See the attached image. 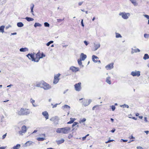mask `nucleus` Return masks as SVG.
<instances>
[{
	"mask_svg": "<svg viewBox=\"0 0 149 149\" xmlns=\"http://www.w3.org/2000/svg\"><path fill=\"white\" fill-rule=\"evenodd\" d=\"M75 120V119L74 118H70V120L67 123V124H71L73 123Z\"/></svg>",
	"mask_w": 149,
	"mask_h": 149,
	"instance_id": "27",
	"label": "nucleus"
},
{
	"mask_svg": "<svg viewBox=\"0 0 149 149\" xmlns=\"http://www.w3.org/2000/svg\"><path fill=\"white\" fill-rule=\"evenodd\" d=\"M92 102V100H89L88 101L87 100H86V103H85V102H83V104L85 106H86L88 105Z\"/></svg>",
	"mask_w": 149,
	"mask_h": 149,
	"instance_id": "17",
	"label": "nucleus"
},
{
	"mask_svg": "<svg viewBox=\"0 0 149 149\" xmlns=\"http://www.w3.org/2000/svg\"><path fill=\"white\" fill-rule=\"evenodd\" d=\"M81 83L80 82L74 85L75 89L77 91H80L81 89Z\"/></svg>",
	"mask_w": 149,
	"mask_h": 149,
	"instance_id": "7",
	"label": "nucleus"
},
{
	"mask_svg": "<svg viewBox=\"0 0 149 149\" xmlns=\"http://www.w3.org/2000/svg\"><path fill=\"white\" fill-rule=\"evenodd\" d=\"M26 131V127L24 125L22 127V130L19 132V133L20 135H23V133H25Z\"/></svg>",
	"mask_w": 149,
	"mask_h": 149,
	"instance_id": "8",
	"label": "nucleus"
},
{
	"mask_svg": "<svg viewBox=\"0 0 149 149\" xmlns=\"http://www.w3.org/2000/svg\"><path fill=\"white\" fill-rule=\"evenodd\" d=\"M26 56L29 59H31L32 61L36 62H38V60H36V58H34V55L33 54H28Z\"/></svg>",
	"mask_w": 149,
	"mask_h": 149,
	"instance_id": "5",
	"label": "nucleus"
},
{
	"mask_svg": "<svg viewBox=\"0 0 149 149\" xmlns=\"http://www.w3.org/2000/svg\"><path fill=\"white\" fill-rule=\"evenodd\" d=\"M31 102L32 103V105L33 107H36V106L35 104L34 103H35V101L34 100H33L32 98L31 99Z\"/></svg>",
	"mask_w": 149,
	"mask_h": 149,
	"instance_id": "34",
	"label": "nucleus"
},
{
	"mask_svg": "<svg viewBox=\"0 0 149 149\" xmlns=\"http://www.w3.org/2000/svg\"><path fill=\"white\" fill-rule=\"evenodd\" d=\"M44 25L45 26V27H49V24L47 22H45L44 23Z\"/></svg>",
	"mask_w": 149,
	"mask_h": 149,
	"instance_id": "39",
	"label": "nucleus"
},
{
	"mask_svg": "<svg viewBox=\"0 0 149 149\" xmlns=\"http://www.w3.org/2000/svg\"><path fill=\"white\" fill-rule=\"evenodd\" d=\"M111 107L112 110L113 111H114L116 108L115 106L114 105H112L111 106Z\"/></svg>",
	"mask_w": 149,
	"mask_h": 149,
	"instance_id": "46",
	"label": "nucleus"
},
{
	"mask_svg": "<svg viewBox=\"0 0 149 149\" xmlns=\"http://www.w3.org/2000/svg\"><path fill=\"white\" fill-rule=\"evenodd\" d=\"M11 26L10 25H8V26H7L6 27V29H8Z\"/></svg>",
	"mask_w": 149,
	"mask_h": 149,
	"instance_id": "60",
	"label": "nucleus"
},
{
	"mask_svg": "<svg viewBox=\"0 0 149 149\" xmlns=\"http://www.w3.org/2000/svg\"><path fill=\"white\" fill-rule=\"evenodd\" d=\"M71 130L70 128L69 127H65L63 128H58L56 131L57 133H63L65 134L68 133Z\"/></svg>",
	"mask_w": 149,
	"mask_h": 149,
	"instance_id": "2",
	"label": "nucleus"
},
{
	"mask_svg": "<svg viewBox=\"0 0 149 149\" xmlns=\"http://www.w3.org/2000/svg\"><path fill=\"white\" fill-rule=\"evenodd\" d=\"M65 141V140L64 139H61V140H58V141H56V142L57 144L59 145L60 144H61L62 143H63Z\"/></svg>",
	"mask_w": 149,
	"mask_h": 149,
	"instance_id": "20",
	"label": "nucleus"
},
{
	"mask_svg": "<svg viewBox=\"0 0 149 149\" xmlns=\"http://www.w3.org/2000/svg\"><path fill=\"white\" fill-rule=\"evenodd\" d=\"M42 114L45 117V118L47 119L49 118V114L47 111H45L42 112Z\"/></svg>",
	"mask_w": 149,
	"mask_h": 149,
	"instance_id": "14",
	"label": "nucleus"
},
{
	"mask_svg": "<svg viewBox=\"0 0 149 149\" xmlns=\"http://www.w3.org/2000/svg\"><path fill=\"white\" fill-rule=\"evenodd\" d=\"M94 45L95 49H93V50L94 51L97 50L99 48H100V44L99 43H97V44L94 43Z\"/></svg>",
	"mask_w": 149,
	"mask_h": 149,
	"instance_id": "10",
	"label": "nucleus"
},
{
	"mask_svg": "<svg viewBox=\"0 0 149 149\" xmlns=\"http://www.w3.org/2000/svg\"><path fill=\"white\" fill-rule=\"evenodd\" d=\"M64 19L63 18V19H57V22H61V21H62L63 20H64Z\"/></svg>",
	"mask_w": 149,
	"mask_h": 149,
	"instance_id": "50",
	"label": "nucleus"
},
{
	"mask_svg": "<svg viewBox=\"0 0 149 149\" xmlns=\"http://www.w3.org/2000/svg\"><path fill=\"white\" fill-rule=\"evenodd\" d=\"M25 19L28 22L33 21L34 20V19L33 18L29 17H26Z\"/></svg>",
	"mask_w": 149,
	"mask_h": 149,
	"instance_id": "29",
	"label": "nucleus"
},
{
	"mask_svg": "<svg viewBox=\"0 0 149 149\" xmlns=\"http://www.w3.org/2000/svg\"><path fill=\"white\" fill-rule=\"evenodd\" d=\"M16 34H17V33L16 32L12 33H11V35H16Z\"/></svg>",
	"mask_w": 149,
	"mask_h": 149,
	"instance_id": "61",
	"label": "nucleus"
},
{
	"mask_svg": "<svg viewBox=\"0 0 149 149\" xmlns=\"http://www.w3.org/2000/svg\"><path fill=\"white\" fill-rule=\"evenodd\" d=\"M57 117L56 116L52 117L50 119V120L52 121H54V120L56 119Z\"/></svg>",
	"mask_w": 149,
	"mask_h": 149,
	"instance_id": "40",
	"label": "nucleus"
},
{
	"mask_svg": "<svg viewBox=\"0 0 149 149\" xmlns=\"http://www.w3.org/2000/svg\"><path fill=\"white\" fill-rule=\"evenodd\" d=\"M140 51V50L138 49H132L131 53L133 54L134 53H136L137 52H139Z\"/></svg>",
	"mask_w": 149,
	"mask_h": 149,
	"instance_id": "18",
	"label": "nucleus"
},
{
	"mask_svg": "<svg viewBox=\"0 0 149 149\" xmlns=\"http://www.w3.org/2000/svg\"><path fill=\"white\" fill-rule=\"evenodd\" d=\"M140 71L135 70V71L132 72L131 73V74L133 77H139L140 75Z\"/></svg>",
	"mask_w": 149,
	"mask_h": 149,
	"instance_id": "9",
	"label": "nucleus"
},
{
	"mask_svg": "<svg viewBox=\"0 0 149 149\" xmlns=\"http://www.w3.org/2000/svg\"><path fill=\"white\" fill-rule=\"evenodd\" d=\"M42 88H43L45 90H48L51 88V86L48 84L43 81L42 83Z\"/></svg>",
	"mask_w": 149,
	"mask_h": 149,
	"instance_id": "4",
	"label": "nucleus"
},
{
	"mask_svg": "<svg viewBox=\"0 0 149 149\" xmlns=\"http://www.w3.org/2000/svg\"><path fill=\"white\" fill-rule=\"evenodd\" d=\"M54 41H50L46 44V45L47 46H49L50 44L52 43Z\"/></svg>",
	"mask_w": 149,
	"mask_h": 149,
	"instance_id": "36",
	"label": "nucleus"
},
{
	"mask_svg": "<svg viewBox=\"0 0 149 149\" xmlns=\"http://www.w3.org/2000/svg\"><path fill=\"white\" fill-rule=\"evenodd\" d=\"M113 63H111L107 65L105 68L107 70H110L113 68Z\"/></svg>",
	"mask_w": 149,
	"mask_h": 149,
	"instance_id": "12",
	"label": "nucleus"
},
{
	"mask_svg": "<svg viewBox=\"0 0 149 149\" xmlns=\"http://www.w3.org/2000/svg\"><path fill=\"white\" fill-rule=\"evenodd\" d=\"M121 37H122V36L120 34H119L118 33H116V38H120V37L121 38Z\"/></svg>",
	"mask_w": 149,
	"mask_h": 149,
	"instance_id": "38",
	"label": "nucleus"
},
{
	"mask_svg": "<svg viewBox=\"0 0 149 149\" xmlns=\"http://www.w3.org/2000/svg\"><path fill=\"white\" fill-rule=\"evenodd\" d=\"M99 59L98 57L96 56L93 55L92 56V59L93 61L95 63L97 62V60Z\"/></svg>",
	"mask_w": 149,
	"mask_h": 149,
	"instance_id": "13",
	"label": "nucleus"
},
{
	"mask_svg": "<svg viewBox=\"0 0 149 149\" xmlns=\"http://www.w3.org/2000/svg\"><path fill=\"white\" fill-rule=\"evenodd\" d=\"M122 140L123 141V142H127V140H124V139H122Z\"/></svg>",
	"mask_w": 149,
	"mask_h": 149,
	"instance_id": "62",
	"label": "nucleus"
},
{
	"mask_svg": "<svg viewBox=\"0 0 149 149\" xmlns=\"http://www.w3.org/2000/svg\"><path fill=\"white\" fill-rule=\"evenodd\" d=\"M70 69L72 70L73 72H76L79 71V68H76L73 66L71 67L70 68Z\"/></svg>",
	"mask_w": 149,
	"mask_h": 149,
	"instance_id": "11",
	"label": "nucleus"
},
{
	"mask_svg": "<svg viewBox=\"0 0 149 149\" xmlns=\"http://www.w3.org/2000/svg\"><path fill=\"white\" fill-rule=\"evenodd\" d=\"M80 58L82 60L84 61L86 58L87 56L86 55L84 54L83 53L81 54Z\"/></svg>",
	"mask_w": 149,
	"mask_h": 149,
	"instance_id": "15",
	"label": "nucleus"
},
{
	"mask_svg": "<svg viewBox=\"0 0 149 149\" xmlns=\"http://www.w3.org/2000/svg\"><path fill=\"white\" fill-rule=\"evenodd\" d=\"M72 135L71 134H70L68 136V138L69 139H70L72 137Z\"/></svg>",
	"mask_w": 149,
	"mask_h": 149,
	"instance_id": "54",
	"label": "nucleus"
},
{
	"mask_svg": "<svg viewBox=\"0 0 149 149\" xmlns=\"http://www.w3.org/2000/svg\"><path fill=\"white\" fill-rule=\"evenodd\" d=\"M115 129H113L111 131V132H115Z\"/></svg>",
	"mask_w": 149,
	"mask_h": 149,
	"instance_id": "59",
	"label": "nucleus"
},
{
	"mask_svg": "<svg viewBox=\"0 0 149 149\" xmlns=\"http://www.w3.org/2000/svg\"><path fill=\"white\" fill-rule=\"evenodd\" d=\"M143 16L145 17L147 19H149V16L147 15H143Z\"/></svg>",
	"mask_w": 149,
	"mask_h": 149,
	"instance_id": "44",
	"label": "nucleus"
},
{
	"mask_svg": "<svg viewBox=\"0 0 149 149\" xmlns=\"http://www.w3.org/2000/svg\"><path fill=\"white\" fill-rule=\"evenodd\" d=\"M149 58V55L147 54H144V56L143 57V59L144 60H146Z\"/></svg>",
	"mask_w": 149,
	"mask_h": 149,
	"instance_id": "25",
	"label": "nucleus"
},
{
	"mask_svg": "<svg viewBox=\"0 0 149 149\" xmlns=\"http://www.w3.org/2000/svg\"><path fill=\"white\" fill-rule=\"evenodd\" d=\"M83 3V1L79 2L78 3L79 5V6L81 5Z\"/></svg>",
	"mask_w": 149,
	"mask_h": 149,
	"instance_id": "53",
	"label": "nucleus"
},
{
	"mask_svg": "<svg viewBox=\"0 0 149 149\" xmlns=\"http://www.w3.org/2000/svg\"><path fill=\"white\" fill-rule=\"evenodd\" d=\"M55 104V105H54L52 103L51 104V105H52V106H53L52 107V108H55V107H57V105H58V104Z\"/></svg>",
	"mask_w": 149,
	"mask_h": 149,
	"instance_id": "43",
	"label": "nucleus"
},
{
	"mask_svg": "<svg viewBox=\"0 0 149 149\" xmlns=\"http://www.w3.org/2000/svg\"><path fill=\"white\" fill-rule=\"evenodd\" d=\"M61 74L58 73L56 75H55L54 77V79L53 81V83L54 84H56L59 81V77L60 76Z\"/></svg>",
	"mask_w": 149,
	"mask_h": 149,
	"instance_id": "6",
	"label": "nucleus"
},
{
	"mask_svg": "<svg viewBox=\"0 0 149 149\" xmlns=\"http://www.w3.org/2000/svg\"><path fill=\"white\" fill-rule=\"evenodd\" d=\"M147 134H148L149 133L148 131H146L144 132Z\"/></svg>",
	"mask_w": 149,
	"mask_h": 149,
	"instance_id": "63",
	"label": "nucleus"
},
{
	"mask_svg": "<svg viewBox=\"0 0 149 149\" xmlns=\"http://www.w3.org/2000/svg\"><path fill=\"white\" fill-rule=\"evenodd\" d=\"M83 19H82L81 21V25H82V26L83 27H84V23H83Z\"/></svg>",
	"mask_w": 149,
	"mask_h": 149,
	"instance_id": "51",
	"label": "nucleus"
},
{
	"mask_svg": "<svg viewBox=\"0 0 149 149\" xmlns=\"http://www.w3.org/2000/svg\"><path fill=\"white\" fill-rule=\"evenodd\" d=\"M114 140H109L108 141L106 142L105 143H109L111 142H112Z\"/></svg>",
	"mask_w": 149,
	"mask_h": 149,
	"instance_id": "47",
	"label": "nucleus"
},
{
	"mask_svg": "<svg viewBox=\"0 0 149 149\" xmlns=\"http://www.w3.org/2000/svg\"><path fill=\"white\" fill-rule=\"evenodd\" d=\"M86 121V119L85 118H84L80 121V123H83V122L85 121Z\"/></svg>",
	"mask_w": 149,
	"mask_h": 149,
	"instance_id": "48",
	"label": "nucleus"
},
{
	"mask_svg": "<svg viewBox=\"0 0 149 149\" xmlns=\"http://www.w3.org/2000/svg\"><path fill=\"white\" fill-rule=\"evenodd\" d=\"M130 1L134 6H138V3L137 2V1L138 0H130Z\"/></svg>",
	"mask_w": 149,
	"mask_h": 149,
	"instance_id": "16",
	"label": "nucleus"
},
{
	"mask_svg": "<svg viewBox=\"0 0 149 149\" xmlns=\"http://www.w3.org/2000/svg\"><path fill=\"white\" fill-rule=\"evenodd\" d=\"M33 142L31 141H28L26 142L25 144V146H30L32 145Z\"/></svg>",
	"mask_w": 149,
	"mask_h": 149,
	"instance_id": "19",
	"label": "nucleus"
},
{
	"mask_svg": "<svg viewBox=\"0 0 149 149\" xmlns=\"http://www.w3.org/2000/svg\"><path fill=\"white\" fill-rule=\"evenodd\" d=\"M84 44H85V45H88V43L87 42L86 40H85V41H84Z\"/></svg>",
	"mask_w": 149,
	"mask_h": 149,
	"instance_id": "55",
	"label": "nucleus"
},
{
	"mask_svg": "<svg viewBox=\"0 0 149 149\" xmlns=\"http://www.w3.org/2000/svg\"><path fill=\"white\" fill-rule=\"evenodd\" d=\"M144 121L146 123L148 122V120H147V117H144Z\"/></svg>",
	"mask_w": 149,
	"mask_h": 149,
	"instance_id": "56",
	"label": "nucleus"
},
{
	"mask_svg": "<svg viewBox=\"0 0 149 149\" xmlns=\"http://www.w3.org/2000/svg\"><path fill=\"white\" fill-rule=\"evenodd\" d=\"M20 147V145L17 144L16 146L13 147V149H19Z\"/></svg>",
	"mask_w": 149,
	"mask_h": 149,
	"instance_id": "31",
	"label": "nucleus"
},
{
	"mask_svg": "<svg viewBox=\"0 0 149 149\" xmlns=\"http://www.w3.org/2000/svg\"><path fill=\"white\" fill-rule=\"evenodd\" d=\"M43 81H41L40 82H39L38 84H37L36 86L37 87H40L42 88V83L43 82Z\"/></svg>",
	"mask_w": 149,
	"mask_h": 149,
	"instance_id": "22",
	"label": "nucleus"
},
{
	"mask_svg": "<svg viewBox=\"0 0 149 149\" xmlns=\"http://www.w3.org/2000/svg\"><path fill=\"white\" fill-rule=\"evenodd\" d=\"M149 35L147 34H144V37L146 38H149Z\"/></svg>",
	"mask_w": 149,
	"mask_h": 149,
	"instance_id": "42",
	"label": "nucleus"
},
{
	"mask_svg": "<svg viewBox=\"0 0 149 149\" xmlns=\"http://www.w3.org/2000/svg\"><path fill=\"white\" fill-rule=\"evenodd\" d=\"M40 57V54L39 53H38L36 54V57L35 58H36V60H37L38 58V59L39 58V57Z\"/></svg>",
	"mask_w": 149,
	"mask_h": 149,
	"instance_id": "35",
	"label": "nucleus"
},
{
	"mask_svg": "<svg viewBox=\"0 0 149 149\" xmlns=\"http://www.w3.org/2000/svg\"><path fill=\"white\" fill-rule=\"evenodd\" d=\"M78 124V123L77 122H74L73 124L72 125V127H73L74 126H75L76 125H77Z\"/></svg>",
	"mask_w": 149,
	"mask_h": 149,
	"instance_id": "45",
	"label": "nucleus"
},
{
	"mask_svg": "<svg viewBox=\"0 0 149 149\" xmlns=\"http://www.w3.org/2000/svg\"><path fill=\"white\" fill-rule=\"evenodd\" d=\"M120 106L121 107H126V108H129V106L127 105L126 104H124L123 105H121V106Z\"/></svg>",
	"mask_w": 149,
	"mask_h": 149,
	"instance_id": "41",
	"label": "nucleus"
},
{
	"mask_svg": "<svg viewBox=\"0 0 149 149\" xmlns=\"http://www.w3.org/2000/svg\"><path fill=\"white\" fill-rule=\"evenodd\" d=\"M86 136H84V137H83V138H82V140H83V141H84V140H85L86 139Z\"/></svg>",
	"mask_w": 149,
	"mask_h": 149,
	"instance_id": "58",
	"label": "nucleus"
},
{
	"mask_svg": "<svg viewBox=\"0 0 149 149\" xmlns=\"http://www.w3.org/2000/svg\"><path fill=\"white\" fill-rule=\"evenodd\" d=\"M45 139V138L39 137L37 138V140L38 141H43Z\"/></svg>",
	"mask_w": 149,
	"mask_h": 149,
	"instance_id": "32",
	"label": "nucleus"
},
{
	"mask_svg": "<svg viewBox=\"0 0 149 149\" xmlns=\"http://www.w3.org/2000/svg\"><path fill=\"white\" fill-rule=\"evenodd\" d=\"M5 26L3 25L1 26L0 27V32L3 33L4 32V29Z\"/></svg>",
	"mask_w": 149,
	"mask_h": 149,
	"instance_id": "26",
	"label": "nucleus"
},
{
	"mask_svg": "<svg viewBox=\"0 0 149 149\" xmlns=\"http://www.w3.org/2000/svg\"><path fill=\"white\" fill-rule=\"evenodd\" d=\"M45 55L43 53H42L41 54V55L40 56V57H39V58L37 60H38V61H39V60L41 58H43V57H45Z\"/></svg>",
	"mask_w": 149,
	"mask_h": 149,
	"instance_id": "37",
	"label": "nucleus"
},
{
	"mask_svg": "<svg viewBox=\"0 0 149 149\" xmlns=\"http://www.w3.org/2000/svg\"><path fill=\"white\" fill-rule=\"evenodd\" d=\"M17 25L18 27H21L24 26V24L21 22H19L17 23Z\"/></svg>",
	"mask_w": 149,
	"mask_h": 149,
	"instance_id": "28",
	"label": "nucleus"
},
{
	"mask_svg": "<svg viewBox=\"0 0 149 149\" xmlns=\"http://www.w3.org/2000/svg\"><path fill=\"white\" fill-rule=\"evenodd\" d=\"M70 107L68 105H65L64 106H63L62 107V108L63 109H64L65 108H67V109H70Z\"/></svg>",
	"mask_w": 149,
	"mask_h": 149,
	"instance_id": "33",
	"label": "nucleus"
},
{
	"mask_svg": "<svg viewBox=\"0 0 149 149\" xmlns=\"http://www.w3.org/2000/svg\"><path fill=\"white\" fill-rule=\"evenodd\" d=\"M81 60H82L81 59H78L77 60L78 63L79 65L81 66V67H84V65H82V62H81Z\"/></svg>",
	"mask_w": 149,
	"mask_h": 149,
	"instance_id": "23",
	"label": "nucleus"
},
{
	"mask_svg": "<svg viewBox=\"0 0 149 149\" xmlns=\"http://www.w3.org/2000/svg\"><path fill=\"white\" fill-rule=\"evenodd\" d=\"M34 6V5L33 4H32V7H31V10H33V8Z\"/></svg>",
	"mask_w": 149,
	"mask_h": 149,
	"instance_id": "57",
	"label": "nucleus"
},
{
	"mask_svg": "<svg viewBox=\"0 0 149 149\" xmlns=\"http://www.w3.org/2000/svg\"><path fill=\"white\" fill-rule=\"evenodd\" d=\"M130 139H134V137L132 135L131 136V137L130 138Z\"/></svg>",
	"mask_w": 149,
	"mask_h": 149,
	"instance_id": "64",
	"label": "nucleus"
},
{
	"mask_svg": "<svg viewBox=\"0 0 149 149\" xmlns=\"http://www.w3.org/2000/svg\"><path fill=\"white\" fill-rule=\"evenodd\" d=\"M16 113L20 116L27 115L30 113V111L29 109L22 108L17 111Z\"/></svg>",
	"mask_w": 149,
	"mask_h": 149,
	"instance_id": "1",
	"label": "nucleus"
},
{
	"mask_svg": "<svg viewBox=\"0 0 149 149\" xmlns=\"http://www.w3.org/2000/svg\"><path fill=\"white\" fill-rule=\"evenodd\" d=\"M41 26H42V25L41 24H40L38 23H37V22L35 23L34 25V26L35 28H36L37 26L40 27Z\"/></svg>",
	"mask_w": 149,
	"mask_h": 149,
	"instance_id": "30",
	"label": "nucleus"
},
{
	"mask_svg": "<svg viewBox=\"0 0 149 149\" xmlns=\"http://www.w3.org/2000/svg\"><path fill=\"white\" fill-rule=\"evenodd\" d=\"M119 15L121 16L123 19H128L130 15V13H126L125 12H120L119 14Z\"/></svg>",
	"mask_w": 149,
	"mask_h": 149,
	"instance_id": "3",
	"label": "nucleus"
},
{
	"mask_svg": "<svg viewBox=\"0 0 149 149\" xmlns=\"http://www.w3.org/2000/svg\"><path fill=\"white\" fill-rule=\"evenodd\" d=\"M29 50V49L28 48H22L20 49L19 51L21 52H25L26 51H28Z\"/></svg>",
	"mask_w": 149,
	"mask_h": 149,
	"instance_id": "21",
	"label": "nucleus"
},
{
	"mask_svg": "<svg viewBox=\"0 0 149 149\" xmlns=\"http://www.w3.org/2000/svg\"><path fill=\"white\" fill-rule=\"evenodd\" d=\"M6 135H7V133H6L5 134H4L2 136V139H4L6 137Z\"/></svg>",
	"mask_w": 149,
	"mask_h": 149,
	"instance_id": "49",
	"label": "nucleus"
},
{
	"mask_svg": "<svg viewBox=\"0 0 149 149\" xmlns=\"http://www.w3.org/2000/svg\"><path fill=\"white\" fill-rule=\"evenodd\" d=\"M110 79V77H108L106 79V82L109 84H111V82Z\"/></svg>",
	"mask_w": 149,
	"mask_h": 149,
	"instance_id": "24",
	"label": "nucleus"
},
{
	"mask_svg": "<svg viewBox=\"0 0 149 149\" xmlns=\"http://www.w3.org/2000/svg\"><path fill=\"white\" fill-rule=\"evenodd\" d=\"M136 148L137 149H143V148L140 146H137L136 147Z\"/></svg>",
	"mask_w": 149,
	"mask_h": 149,
	"instance_id": "52",
	"label": "nucleus"
}]
</instances>
